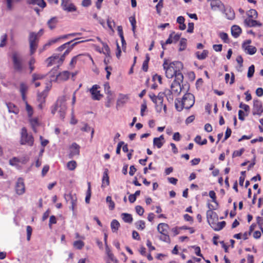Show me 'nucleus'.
<instances>
[{
	"instance_id": "f257e3e1",
	"label": "nucleus",
	"mask_w": 263,
	"mask_h": 263,
	"mask_svg": "<svg viewBox=\"0 0 263 263\" xmlns=\"http://www.w3.org/2000/svg\"><path fill=\"white\" fill-rule=\"evenodd\" d=\"M164 70L165 71V76L168 79L175 77V79L179 81L183 80V76L181 70L183 68V65L180 61L171 62L169 64L166 60H165L163 64Z\"/></svg>"
},
{
	"instance_id": "f03ea898",
	"label": "nucleus",
	"mask_w": 263,
	"mask_h": 263,
	"mask_svg": "<svg viewBox=\"0 0 263 263\" xmlns=\"http://www.w3.org/2000/svg\"><path fill=\"white\" fill-rule=\"evenodd\" d=\"M195 103V97L191 93H185L182 100L180 101L179 99L175 100V105L176 109L178 111H181L183 108L189 109L192 107Z\"/></svg>"
},
{
	"instance_id": "7ed1b4c3",
	"label": "nucleus",
	"mask_w": 263,
	"mask_h": 263,
	"mask_svg": "<svg viewBox=\"0 0 263 263\" xmlns=\"http://www.w3.org/2000/svg\"><path fill=\"white\" fill-rule=\"evenodd\" d=\"M65 102L66 99L64 96H62L59 98L58 99L55 105L51 109L52 114L54 115L55 112L57 111L59 114L60 117L62 119H64L67 109V106Z\"/></svg>"
},
{
	"instance_id": "20e7f679",
	"label": "nucleus",
	"mask_w": 263,
	"mask_h": 263,
	"mask_svg": "<svg viewBox=\"0 0 263 263\" xmlns=\"http://www.w3.org/2000/svg\"><path fill=\"white\" fill-rule=\"evenodd\" d=\"M83 41L75 42L71 45V47L70 49H67L64 53V54L59 58L58 55L52 56L51 57L48 58L47 59L48 61V66H50L54 64L58 63L60 66L62 64L63 62L65 59V57L70 52V49H71L74 46L77 45L79 43L83 42Z\"/></svg>"
},
{
	"instance_id": "39448f33",
	"label": "nucleus",
	"mask_w": 263,
	"mask_h": 263,
	"mask_svg": "<svg viewBox=\"0 0 263 263\" xmlns=\"http://www.w3.org/2000/svg\"><path fill=\"white\" fill-rule=\"evenodd\" d=\"M28 40L29 42L30 53L32 55L35 52L37 48L39 37L36 36L35 32H30L29 33Z\"/></svg>"
},
{
	"instance_id": "423d86ee",
	"label": "nucleus",
	"mask_w": 263,
	"mask_h": 263,
	"mask_svg": "<svg viewBox=\"0 0 263 263\" xmlns=\"http://www.w3.org/2000/svg\"><path fill=\"white\" fill-rule=\"evenodd\" d=\"M12 59L14 69L18 72H21L23 70L22 59L19 53L16 51L12 52Z\"/></svg>"
},
{
	"instance_id": "0eeeda50",
	"label": "nucleus",
	"mask_w": 263,
	"mask_h": 263,
	"mask_svg": "<svg viewBox=\"0 0 263 263\" xmlns=\"http://www.w3.org/2000/svg\"><path fill=\"white\" fill-rule=\"evenodd\" d=\"M34 139L31 135L27 133L26 128L23 127L21 132V144L22 145L27 144L29 146H32L33 144Z\"/></svg>"
},
{
	"instance_id": "6e6552de",
	"label": "nucleus",
	"mask_w": 263,
	"mask_h": 263,
	"mask_svg": "<svg viewBox=\"0 0 263 263\" xmlns=\"http://www.w3.org/2000/svg\"><path fill=\"white\" fill-rule=\"evenodd\" d=\"M61 6L64 11L67 12H74L77 9L71 0H61Z\"/></svg>"
},
{
	"instance_id": "1a4fd4ad",
	"label": "nucleus",
	"mask_w": 263,
	"mask_h": 263,
	"mask_svg": "<svg viewBox=\"0 0 263 263\" xmlns=\"http://www.w3.org/2000/svg\"><path fill=\"white\" fill-rule=\"evenodd\" d=\"M206 218L209 224L211 226V225L216 224V221L218 220V215L213 210H209L206 212Z\"/></svg>"
},
{
	"instance_id": "9d476101",
	"label": "nucleus",
	"mask_w": 263,
	"mask_h": 263,
	"mask_svg": "<svg viewBox=\"0 0 263 263\" xmlns=\"http://www.w3.org/2000/svg\"><path fill=\"white\" fill-rule=\"evenodd\" d=\"M263 108L261 101L258 100H254L252 114L253 115H261Z\"/></svg>"
},
{
	"instance_id": "9b49d317",
	"label": "nucleus",
	"mask_w": 263,
	"mask_h": 263,
	"mask_svg": "<svg viewBox=\"0 0 263 263\" xmlns=\"http://www.w3.org/2000/svg\"><path fill=\"white\" fill-rule=\"evenodd\" d=\"M183 81H179L175 79L171 85V91L173 92L176 93L177 95L180 94L182 90V87L181 86V83Z\"/></svg>"
},
{
	"instance_id": "f8f14e48",
	"label": "nucleus",
	"mask_w": 263,
	"mask_h": 263,
	"mask_svg": "<svg viewBox=\"0 0 263 263\" xmlns=\"http://www.w3.org/2000/svg\"><path fill=\"white\" fill-rule=\"evenodd\" d=\"M16 193L18 195H22L25 193V187L24 183V180L22 178H20L18 179L15 185Z\"/></svg>"
},
{
	"instance_id": "ddd939ff",
	"label": "nucleus",
	"mask_w": 263,
	"mask_h": 263,
	"mask_svg": "<svg viewBox=\"0 0 263 263\" xmlns=\"http://www.w3.org/2000/svg\"><path fill=\"white\" fill-rule=\"evenodd\" d=\"M100 88V86L98 85H94L92 86V88L90 89V92L92 95V98L95 100H100L101 97L102 96L100 93V91L98 90V88Z\"/></svg>"
},
{
	"instance_id": "4468645a",
	"label": "nucleus",
	"mask_w": 263,
	"mask_h": 263,
	"mask_svg": "<svg viewBox=\"0 0 263 263\" xmlns=\"http://www.w3.org/2000/svg\"><path fill=\"white\" fill-rule=\"evenodd\" d=\"M244 25L247 27H261L262 24L256 20L251 19V18H246L244 21Z\"/></svg>"
},
{
	"instance_id": "2eb2a0df",
	"label": "nucleus",
	"mask_w": 263,
	"mask_h": 263,
	"mask_svg": "<svg viewBox=\"0 0 263 263\" xmlns=\"http://www.w3.org/2000/svg\"><path fill=\"white\" fill-rule=\"evenodd\" d=\"M80 146L76 143H73L70 146V152L69 155V158H72L74 156H78L80 154Z\"/></svg>"
},
{
	"instance_id": "dca6fc26",
	"label": "nucleus",
	"mask_w": 263,
	"mask_h": 263,
	"mask_svg": "<svg viewBox=\"0 0 263 263\" xmlns=\"http://www.w3.org/2000/svg\"><path fill=\"white\" fill-rule=\"evenodd\" d=\"M169 226L165 223H160L157 226L158 231L161 234H168Z\"/></svg>"
},
{
	"instance_id": "f3484780",
	"label": "nucleus",
	"mask_w": 263,
	"mask_h": 263,
	"mask_svg": "<svg viewBox=\"0 0 263 263\" xmlns=\"http://www.w3.org/2000/svg\"><path fill=\"white\" fill-rule=\"evenodd\" d=\"M70 73L68 71H64L56 75L55 80L58 81H66L68 79Z\"/></svg>"
},
{
	"instance_id": "a211bd4d",
	"label": "nucleus",
	"mask_w": 263,
	"mask_h": 263,
	"mask_svg": "<svg viewBox=\"0 0 263 263\" xmlns=\"http://www.w3.org/2000/svg\"><path fill=\"white\" fill-rule=\"evenodd\" d=\"M208 1H211V9L215 11L217 9H221V6H223V4H221V2L218 0H208Z\"/></svg>"
},
{
	"instance_id": "6ab92c4d",
	"label": "nucleus",
	"mask_w": 263,
	"mask_h": 263,
	"mask_svg": "<svg viewBox=\"0 0 263 263\" xmlns=\"http://www.w3.org/2000/svg\"><path fill=\"white\" fill-rule=\"evenodd\" d=\"M102 182V187H105L109 184V179L107 169H105L103 173Z\"/></svg>"
},
{
	"instance_id": "aec40b11",
	"label": "nucleus",
	"mask_w": 263,
	"mask_h": 263,
	"mask_svg": "<svg viewBox=\"0 0 263 263\" xmlns=\"http://www.w3.org/2000/svg\"><path fill=\"white\" fill-rule=\"evenodd\" d=\"M60 66V65H58L56 67H54L48 73L50 75V83L52 81H57L58 80H55L56 75H57V71Z\"/></svg>"
},
{
	"instance_id": "412c9836",
	"label": "nucleus",
	"mask_w": 263,
	"mask_h": 263,
	"mask_svg": "<svg viewBox=\"0 0 263 263\" xmlns=\"http://www.w3.org/2000/svg\"><path fill=\"white\" fill-rule=\"evenodd\" d=\"M27 3L29 4L37 5L42 8L46 6V3L44 0H27Z\"/></svg>"
},
{
	"instance_id": "4be33fe9",
	"label": "nucleus",
	"mask_w": 263,
	"mask_h": 263,
	"mask_svg": "<svg viewBox=\"0 0 263 263\" xmlns=\"http://www.w3.org/2000/svg\"><path fill=\"white\" fill-rule=\"evenodd\" d=\"M241 32V28L237 25H233L231 28L232 35L235 38L238 37Z\"/></svg>"
},
{
	"instance_id": "5701e85b",
	"label": "nucleus",
	"mask_w": 263,
	"mask_h": 263,
	"mask_svg": "<svg viewBox=\"0 0 263 263\" xmlns=\"http://www.w3.org/2000/svg\"><path fill=\"white\" fill-rule=\"evenodd\" d=\"M8 111L9 112H12L15 114H17L19 112V109L16 106L12 103H6Z\"/></svg>"
},
{
	"instance_id": "b1692460",
	"label": "nucleus",
	"mask_w": 263,
	"mask_h": 263,
	"mask_svg": "<svg viewBox=\"0 0 263 263\" xmlns=\"http://www.w3.org/2000/svg\"><path fill=\"white\" fill-rule=\"evenodd\" d=\"M242 47L246 51L247 53L250 55L255 54L257 51L255 47L250 45L245 46V44H242Z\"/></svg>"
},
{
	"instance_id": "393cba45",
	"label": "nucleus",
	"mask_w": 263,
	"mask_h": 263,
	"mask_svg": "<svg viewBox=\"0 0 263 263\" xmlns=\"http://www.w3.org/2000/svg\"><path fill=\"white\" fill-rule=\"evenodd\" d=\"M58 22V18L57 17H53L51 18L47 22L48 27L52 30L56 27V25Z\"/></svg>"
},
{
	"instance_id": "a878e982",
	"label": "nucleus",
	"mask_w": 263,
	"mask_h": 263,
	"mask_svg": "<svg viewBox=\"0 0 263 263\" xmlns=\"http://www.w3.org/2000/svg\"><path fill=\"white\" fill-rule=\"evenodd\" d=\"M51 87V85H50V83L48 85H47L44 91H43L41 93H39L37 95H41L43 98H40V100L42 102H44L45 101V99H46L48 92L50 89V88Z\"/></svg>"
},
{
	"instance_id": "bb28decb",
	"label": "nucleus",
	"mask_w": 263,
	"mask_h": 263,
	"mask_svg": "<svg viewBox=\"0 0 263 263\" xmlns=\"http://www.w3.org/2000/svg\"><path fill=\"white\" fill-rule=\"evenodd\" d=\"M226 223L224 221H222L221 222H218L217 223H216L215 225H211V227L215 231H220L222 229L226 226Z\"/></svg>"
},
{
	"instance_id": "cd10ccee",
	"label": "nucleus",
	"mask_w": 263,
	"mask_h": 263,
	"mask_svg": "<svg viewBox=\"0 0 263 263\" xmlns=\"http://www.w3.org/2000/svg\"><path fill=\"white\" fill-rule=\"evenodd\" d=\"M120 223L116 219H114L110 224L111 231L113 233L117 232L120 227Z\"/></svg>"
},
{
	"instance_id": "c85d7f7f",
	"label": "nucleus",
	"mask_w": 263,
	"mask_h": 263,
	"mask_svg": "<svg viewBox=\"0 0 263 263\" xmlns=\"http://www.w3.org/2000/svg\"><path fill=\"white\" fill-rule=\"evenodd\" d=\"M179 46V51H182L184 50L187 46V40L185 38H181L180 40Z\"/></svg>"
},
{
	"instance_id": "c756f323",
	"label": "nucleus",
	"mask_w": 263,
	"mask_h": 263,
	"mask_svg": "<svg viewBox=\"0 0 263 263\" xmlns=\"http://www.w3.org/2000/svg\"><path fill=\"white\" fill-rule=\"evenodd\" d=\"M123 220L127 223H132L133 221V217L131 214L128 213H122L121 215Z\"/></svg>"
},
{
	"instance_id": "7c9ffc66",
	"label": "nucleus",
	"mask_w": 263,
	"mask_h": 263,
	"mask_svg": "<svg viewBox=\"0 0 263 263\" xmlns=\"http://www.w3.org/2000/svg\"><path fill=\"white\" fill-rule=\"evenodd\" d=\"M208 51L204 50L201 54H199V52L196 53V57L199 60H204L208 56Z\"/></svg>"
},
{
	"instance_id": "2f4dec72",
	"label": "nucleus",
	"mask_w": 263,
	"mask_h": 263,
	"mask_svg": "<svg viewBox=\"0 0 263 263\" xmlns=\"http://www.w3.org/2000/svg\"><path fill=\"white\" fill-rule=\"evenodd\" d=\"M46 75L45 74L33 73L32 76V82H34L36 80L43 79L46 77Z\"/></svg>"
},
{
	"instance_id": "473e14b6",
	"label": "nucleus",
	"mask_w": 263,
	"mask_h": 263,
	"mask_svg": "<svg viewBox=\"0 0 263 263\" xmlns=\"http://www.w3.org/2000/svg\"><path fill=\"white\" fill-rule=\"evenodd\" d=\"M81 130L84 132H88L91 131V138L93 137L94 134V129L91 128L86 123L84 124V126L81 128Z\"/></svg>"
},
{
	"instance_id": "72a5a7b5",
	"label": "nucleus",
	"mask_w": 263,
	"mask_h": 263,
	"mask_svg": "<svg viewBox=\"0 0 263 263\" xmlns=\"http://www.w3.org/2000/svg\"><path fill=\"white\" fill-rule=\"evenodd\" d=\"M91 197V187H90V183H88V189L86 192V196L85 197V202L86 203H89L90 201V199Z\"/></svg>"
},
{
	"instance_id": "f704fd0d",
	"label": "nucleus",
	"mask_w": 263,
	"mask_h": 263,
	"mask_svg": "<svg viewBox=\"0 0 263 263\" xmlns=\"http://www.w3.org/2000/svg\"><path fill=\"white\" fill-rule=\"evenodd\" d=\"M67 167L70 171H73L77 167V162L76 161L71 160L67 164Z\"/></svg>"
},
{
	"instance_id": "c9c22d12",
	"label": "nucleus",
	"mask_w": 263,
	"mask_h": 263,
	"mask_svg": "<svg viewBox=\"0 0 263 263\" xmlns=\"http://www.w3.org/2000/svg\"><path fill=\"white\" fill-rule=\"evenodd\" d=\"M219 36L224 43H229L230 42V40L227 33L225 32H220Z\"/></svg>"
},
{
	"instance_id": "e433bc0d",
	"label": "nucleus",
	"mask_w": 263,
	"mask_h": 263,
	"mask_svg": "<svg viewBox=\"0 0 263 263\" xmlns=\"http://www.w3.org/2000/svg\"><path fill=\"white\" fill-rule=\"evenodd\" d=\"M73 246L77 249H81L84 246V243L81 240H77L73 242Z\"/></svg>"
},
{
	"instance_id": "4c0bfd02",
	"label": "nucleus",
	"mask_w": 263,
	"mask_h": 263,
	"mask_svg": "<svg viewBox=\"0 0 263 263\" xmlns=\"http://www.w3.org/2000/svg\"><path fill=\"white\" fill-rule=\"evenodd\" d=\"M7 40V35L4 34L1 37L0 47L2 48L6 46Z\"/></svg>"
},
{
	"instance_id": "58836bf2",
	"label": "nucleus",
	"mask_w": 263,
	"mask_h": 263,
	"mask_svg": "<svg viewBox=\"0 0 263 263\" xmlns=\"http://www.w3.org/2000/svg\"><path fill=\"white\" fill-rule=\"evenodd\" d=\"M136 227L138 230H143L145 228V222L143 220H139L136 223Z\"/></svg>"
},
{
	"instance_id": "ea45409f",
	"label": "nucleus",
	"mask_w": 263,
	"mask_h": 263,
	"mask_svg": "<svg viewBox=\"0 0 263 263\" xmlns=\"http://www.w3.org/2000/svg\"><path fill=\"white\" fill-rule=\"evenodd\" d=\"M255 71V67L253 65H251L249 67L247 76L249 78H251L253 76Z\"/></svg>"
},
{
	"instance_id": "a19ab883",
	"label": "nucleus",
	"mask_w": 263,
	"mask_h": 263,
	"mask_svg": "<svg viewBox=\"0 0 263 263\" xmlns=\"http://www.w3.org/2000/svg\"><path fill=\"white\" fill-rule=\"evenodd\" d=\"M102 45H103V49L104 50V51L103 52V53L105 54H106L108 57H109L110 54V49L109 46L107 45V44L102 42Z\"/></svg>"
},
{
	"instance_id": "79ce46f5",
	"label": "nucleus",
	"mask_w": 263,
	"mask_h": 263,
	"mask_svg": "<svg viewBox=\"0 0 263 263\" xmlns=\"http://www.w3.org/2000/svg\"><path fill=\"white\" fill-rule=\"evenodd\" d=\"M129 21L131 23V25H132V30L134 32V33H135V30H136V19L134 17H130L129 18Z\"/></svg>"
},
{
	"instance_id": "37998d69",
	"label": "nucleus",
	"mask_w": 263,
	"mask_h": 263,
	"mask_svg": "<svg viewBox=\"0 0 263 263\" xmlns=\"http://www.w3.org/2000/svg\"><path fill=\"white\" fill-rule=\"evenodd\" d=\"M248 15L249 18L254 17L256 18L257 17V12L255 9H250Z\"/></svg>"
},
{
	"instance_id": "c03bdc74",
	"label": "nucleus",
	"mask_w": 263,
	"mask_h": 263,
	"mask_svg": "<svg viewBox=\"0 0 263 263\" xmlns=\"http://www.w3.org/2000/svg\"><path fill=\"white\" fill-rule=\"evenodd\" d=\"M209 196L212 199V201L214 202L217 206H218V203L216 200V194L213 191H210L209 192Z\"/></svg>"
},
{
	"instance_id": "a18cd8bd",
	"label": "nucleus",
	"mask_w": 263,
	"mask_h": 263,
	"mask_svg": "<svg viewBox=\"0 0 263 263\" xmlns=\"http://www.w3.org/2000/svg\"><path fill=\"white\" fill-rule=\"evenodd\" d=\"M163 0H159L158 3L156 6L157 12L158 14H160L161 9L163 7Z\"/></svg>"
},
{
	"instance_id": "49530a36",
	"label": "nucleus",
	"mask_w": 263,
	"mask_h": 263,
	"mask_svg": "<svg viewBox=\"0 0 263 263\" xmlns=\"http://www.w3.org/2000/svg\"><path fill=\"white\" fill-rule=\"evenodd\" d=\"M158 140V139H156L154 138L153 140V144L154 145H156L157 148H160L163 145L164 142H162Z\"/></svg>"
},
{
	"instance_id": "de8ad7c7",
	"label": "nucleus",
	"mask_w": 263,
	"mask_h": 263,
	"mask_svg": "<svg viewBox=\"0 0 263 263\" xmlns=\"http://www.w3.org/2000/svg\"><path fill=\"white\" fill-rule=\"evenodd\" d=\"M244 151L245 149L243 148H241L239 151H235L232 154V157L234 158L241 156Z\"/></svg>"
},
{
	"instance_id": "09e8293b",
	"label": "nucleus",
	"mask_w": 263,
	"mask_h": 263,
	"mask_svg": "<svg viewBox=\"0 0 263 263\" xmlns=\"http://www.w3.org/2000/svg\"><path fill=\"white\" fill-rule=\"evenodd\" d=\"M27 231V240L29 241L30 240L31 236L32 234V229L31 226H28L26 228Z\"/></svg>"
},
{
	"instance_id": "8fccbe9b",
	"label": "nucleus",
	"mask_w": 263,
	"mask_h": 263,
	"mask_svg": "<svg viewBox=\"0 0 263 263\" xmlns=\"http://www.w3.org/2000/svg\"><path fill=\"white\" fill-rule=\"evenodd\" d=\"M7 4V8L8 10H11L12 8V2H18L21 0H5Z\"/></svg>"
},
{
	"instance_id": "3c124183",
	"label": "nucleus",
	"mask_w": 263,
	"mask_h": 263,
	"mask_svg": "<svg viewBox=\"0 0 263 263\" xmlns=\"http://www.w3.org/2000/svg\"><path fill=\"white\" fill-rule=\"evenodd\" d=\"M106 202H109V207L110 210H113L115 208V203L111 200V197L110 196H107L106 197Z\"/></svg>"
},
{
	"instance_id": "603ef678",
	"label": "nucleus",
	"mask_w": 263,
	"mask_h": 263,
	"mask_svg": "<svg viewBox=\"0 0 263 263\" xmlns=\"http://www.w3.org/2000/svg\"><path fill=\"white\" fill-rule=\"evenodd\" d=\"M77 198L76 196L73 197V198L70 200L71 205L70 207V209H71L73 211H74V208L77 205Z\"/></svg>"
},
{
	"instance_id": "864d4df0",
	"label": "nucleus",
	"mask_w": 263,
	"mask_h": 263,
	"mask_svg": "<svg viewBox=\"0 0 263 263\" xmlns=\"http://www.w3.org/2000/svg\"><path fill=\"white\" fill-rule=\"evenodd\" d=\"M26 109L28 112V116L31 117L33 114V109L32 107L28 104V103L26 101Z\"/></svg>"
},
{
	"instance_id": "5fc2aeb1",
	"label": "nucleus",
	"mask_w": 263,
	"mask_h": 263,
	"mask_svg": "<svg viewBox=\"0 0 263 263\" xmlns=\"http://www.w3.org/2000/svg\"><path fill=\"white\" fill-rule=\"evenodd\" d=\"M76 39H74L73 40H71L67 43H66L64 44H63L62 45H61V46L59 47L58 48H57V50L58 51H63L64 49H65L66 47H67V46L69 45L71 43H72L73 41L76 40Z\"/></svg>"
},
{
	"instance_id": "6e6d98bb",
	"label": "nucleus",
	"mask_w": 263,
	"mask_h": 263,
	"mask_svg": "<svg viewBox=\"0 0 263 263\" xmlns=\"http://www.w3.org/2000/svg\"><path fill=\"white\" fill-rule=\"evenodd\" d=\"M226 14L229 20H233L235 17V13L231 9L229 10V13H226Z\"/></svg>"
},
{
	"instance_id": "4d7b16f0",
	"label": "nucleus",
	"mask_w": 263,
	"mask_h": 263,
	"mask_svg": "<svg viewBox=\"0 0 263 263\" xmlns=\"http://www.w3.org/2000/svg\"><path fill=\"white\" fill-rule=\"evenodd\" d=\"M137 213L140 216H142L144 213V209L140 205H137L135 208Z\"/></svg>"
},
{
	"instance_id": "13d9d810",
	"label": "nucleus",
	"mask_w": 263,
	"mask_h": 263,
	"mask_svg": "<svg viewBox=\"0 0 263 263\" xmlns=\"http://www.w3.org/2000/svg\"><path fill=\"white\" fill-rule=\"evenodd\" d=\"M60 37H58L56 39H52L50 41H49L47 43H46L44 46V48L45 49L46 47L47 46H50V45H51L52 44H54V43H55L56 42H57L58 41H59L60 40Z\"/></svg>"
},
{
	"instance_id": "bf43d9fd",
	"label": "nucleus",
	"mask_w": 263,
	"mask_h": 263,
	"mask_svg": "<svg viewBox=\"0 0 263 263\" xmlns=\"http://www.w3.org/2000/svg\"><path fill=\"white\" fill-rule=\"evenodd\" d=\"M17 163H20L19 158L13 157L9 160V163L11 165H16L17 164Z\"/></svg>"
},
{
	"instance_id": "052dcab7",
	"label": "nucleus",
	"mask_w": 263,
	"mask_h": 263,
	"mask_svg": "<svg viewBox=\"0 0 263 263\" xmlns=\"http://www.w3.org/2000/svg\"><path fill=\"white\" fill-rule=\"evenodd\" d=\"M160 239L166 242L170 241V238L168 234H162V236L160 237Z\"/></svg>"
},
{
	"instance_id": "680f3d73",
	"label": "nucleus",
	"mask_w": 263,
	"mask_h": 263,
	"mask_svg": "<svg viewBox=\"0 0 263 263\" xmlns=\"http://www.w3.org/2000/svg\"><path fill=\"white\" fill-rule=\"evenodd\" d=\"M168 92L165 94V96L167 99V100L170 102H172L173 101V97L172 96V93L173 92L170 90H168Z\"/></svg>"
},
{
	"instance_id": "e2e57ef3",
	"label": "nucleus",
	"mask_w": 263,
	"mask_h": 263,
	"mask_svg": "<svg viewBox=\"0 0 263 263\" xmlns=\"http://www.w3.org/2000/svg\"><path fill=\"white\" fill-rule=\"evenodd\" d=\"M193 248L195 249V254L200 257H201L202 258L204 259L202 254L201 253L200 248L198 246H193Z\"/></svg>"
},
{
	"instance_id": "0e129e2a",
	"label": "nucleus",
	"mask_w": 263,
	"mask_h": 263,
	"mask_svg": "<svg viewBox=\"0 0 263 263\" xmlns=\"http://www.w3.org/2000/svg\"><path fill=\"white\" fill-rule=\"evenodd\" d=\"M231 133L232 131L231 128L229 127H227L225 133V137L222 142H224L225 140L228 139L231 136Z\"/></svg>"
},
{
	"instance_id": "69168bd1",
	"label": "nucleus",
	"mask_w": 263,
	"mask_h": 263,
	"mask_svg": "<svg viewBox=\"0 0 263 263\" xmlns=\"http://www.w3.org/2000/svg\"><path fill=\"white\" fill-rule=\"evenodd\" d=\"M175 34V32H174V31L172 32L170 34L168 38L166 40V41L164 43L166 45L173 43V41L172 38H173V34Z\"/></svg>"
},
{
	"instance_id": "338daca9",
	"label": "nucleus",
	"mask_w": 263,
	"mask_h": 263,
	"mask_svg": "<svg viewBox=\"0 0 263 263\" xmlns=\"http://www.w3.org/2000/svg\"><path fill=\"white\" fill-rule=\"evenodd\" d=\"M28 89L27 86L26 84L22 83L20 85V92L21 93H25V92L27 91Z\"/></svg>"
},
{
	"instance_id": "774afa93",
	"label": "nucleus",
	"mask_w": 263,
	"mask_h": 263,
	"mask_svg": "<svg viewBox=\"0 0 263 263\" xmlns=\"http://www.w3.org/2000/svg\"><path fill=\"white\" fill-rule=\"evenodd\" d=\"M239 107L240 108H242L243 109H244V110L246 112L249 111V110H250V107H249V106L247 105V104H243L242 102L240 103Z\"/></svg>"
}]
</instances>
